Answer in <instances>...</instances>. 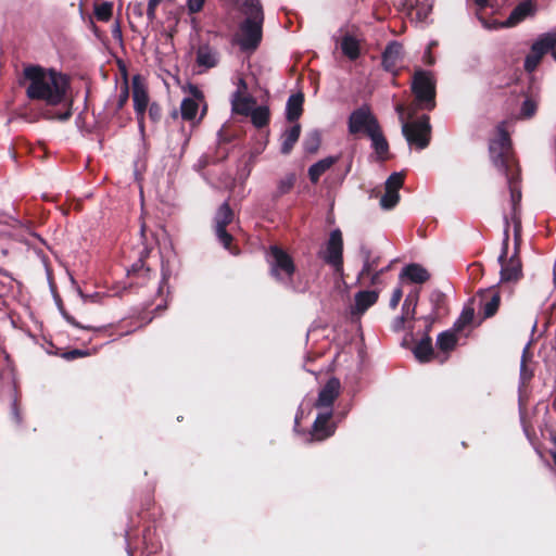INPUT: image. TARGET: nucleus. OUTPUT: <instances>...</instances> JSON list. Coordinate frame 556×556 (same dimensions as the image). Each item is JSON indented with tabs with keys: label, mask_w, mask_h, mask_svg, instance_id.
I'll list each match as a JSON object with an SVG mask.
<instances>
[{
	"label": "nucleus",
	"mask_w": 556,
	"mask_h": 556,
	"mask_svg": "<svg viewBox=\"0 0 556 556\" xmlns=\"http://www.w3.org/2000/svg\"><path fill=\"white\" fill-rule=\"evenodd\" d=\"M332 412L324 410L317 415L311 430L314 441H324L334 434L337 426L331 421Z\"/></svg>",
	"instance_id": "obj_13"
},
{
	"label": "nucleus",
	"mask_w": 556,
	"mask_h": 556,
	"mask_svg": "<svg viewBox=\"0 0 556 556\" xmlns=\"http://www.w3.org/2000/svg\"><path fill=\"white\" fill-rule=\"evenodd\" d=\"M534 11V5L531 1H525L518 4L510 13L508 18L502 23L484 24L488 28L498 27H513L523 21L527 16L531 15Z\"/></svg>",
	"instance_id": "obj_17"
},
{
	"label": "nucleus",
	"mask_w": 556,
	"mask_h": 556,
	"mask_svg": "<svg viewBox=\"0 0 556 556\" xmlns=\"http://www.w3.org/2000/svg\"><path fill=\"white\" fill-rule=\"evenodd\" d=\"M403 61V47L399 42H391L387 46L383 55V67L392 73H396Z\"/></svg>",
	"instance_id": "obj_18"
},
{
	"label": "nucleus",
	"mask_w": 556,
	"mask_h": 556,
	"mask_svg": "<svg viewBox=\"0 0 556 556\" xmlns=\"http://www.w3.org/2000/svg\"><path fill=\"white\" fill-rule=\"evenodd\" d=\"M534 112H535V104L530 100H526L523 102L522 109H521L522 115L526 117H530L534 114Z\"/></svg>",
	"instance_id": "obj_39"
},
{
	"label": "nucleus",
	"mask_w": 556,
	"mask_h": 556,
	"mask_svg": "<svg viewBox=\"0 0 556 556\" xmlns=\"http://www.w3.org/2000/svg\"><path fill=\"white\" fill-rule=\"evenodd\" d=\"M188 89L191 97L185 98L182 100L180 104V114L184 121L194 123L198 116L200 105L204 104V96L203 92L197 86L190 85ZM204 114L205 105H203V110L199 119H201Z\"/></svg>",
	"instance_id": "obj_11"
},
{
	"label": "nucleus",
	"mask_w": 556,
	"mask_h": 556,
	"mask_svg": "<svg viewBox=\"0 0 556 556\" xmlns=\"http://www.w3.org/2000/svg\"><path fill=\"white\" fill-rule=\"evenodd\" d=\"M294 181H295L294 175H287L278 184V193L279 194L288 193L292 189Z\"/></svg>",
	"instance_id": "obj_36"
},
{
	"label": "nucleus",
	"mask_w": 556,
	"mask_h": 556,
	"mask_svg": "<svg viewBox=\"0 0 556 556\" xmlns=\"http://www.w3.org/2000/svg\"><path fill=\"white\" fill-rule=\"evenodd\" d=\"M16 420L17 422H21L20 416L16 414Z\"/></svg>",
	"instance_id": "obj_51"
},
{
	"label": "nucleus",
	"mask_w": 556,
	"mask_h": 556,
	"mask_svg": "<svg viewBox=\"0 0 556 556\" xmlns=\"http://www.w3.org/2000/svg\"><path fill=\"white\" fill-rule=\"evenodd\" d=\"M256 106V100L248 93V85L239 78L237 90L231 96V111L233 114L249 116Z\"/></svg>",
	"instance_id": "obj_10"
},
{
	"label": "nucleus",
	"mask_w": 556,
	"mask_h": 556,
	"mask_svg": "<svg viewBox=\"0 0 556 556\" xmlns=\"http://www.w3.org/2000/svg\"><path fill=\"white\" fill-rule=\"evenodd\" d=\"M403 134L409 144L425 149L431 139V126L427 115L414 122H403Z\"/></svg>",
	"instance_id": "obj_5"
},
{
	"label": "nucleus",
	"mask_w": 556,
	"mask_h": 556,
	"mask_svg": "<svg viewBox=\"0 0 556 556\" xmlns=\"http://www.w3.org/2000/svg\"><path fill=\"white\" fill-rule=\"evenodd\" d=\"M206 0H186L189 14H195L203 10Z\"/></svg>",
	"instance_id": "obj_37"
},
{
	"label": "nucleus",
	"mask_w": 556,
	"mask_h": 556,
	"mask_svg": "<svg viewBox=\"0 0 556 556\" xmlns=\"http://www.w3.org/2000/svg\"><path fill=\"white\" fill-rule=\"evenodd\" d=\"M132 101L139 127L143 129L144 114L149 106V94L147 85L140 75H135L131 80Z\"/></svg>",
	"instance_id": "obj_9"
},
{
	"label": "nucleus",
	"mask_w": 556,
	"mask_h": 556,
	"mask_svg": "<svg viewBox=\"0 0 556 556\" xmlns=\"http://www.w3.org/2000/svg\"><path fill=\"white\" fill-rule=\"evenodd\" d=\"M113 3L103 1L94 5V15L99 21L108 22L112 17Z\"/></svg>",
	"instance_id": "obj_33"
},
{
	"label": "nucleus",
	"mask_w": 556,
	"mask_h": 556,
	"mask_svg": "<svg viewBox=\"0 0 556 556\" xmlns=\"http://www.w3.org/2000/svg\"><path fill=\"white\" fill-rule=\"evenodd\" d=\"M414 354L420 362H428L431 359L433 349L430 337L427 336L415 346Z\"/></svg>",
	"instance_id": "obj_30"
},
{
	"label": "nucleus",
	"mask_w": 556,
	"mask_h": 556,
	"mask_svg": "<svg viewBox=\"0 0 556 556\" xmlns=\"http://www.w3.org/2000/svg\"><path fill=\"white\" fill-rule=\"evenodd\" d=\"M233 219V213L228 203H223L215 215V231L220 243L228 250L232 242V236L226 231V226Z\"/></svg>",
	"instance_id": "obj_12"
},
{
	"label": "nucleus",
	"mask_w": 556,
	"mask_h": 556,
	"mask_svg": "<svg viewBox=\"0 0 556 556\" xmlns=\"http://www.w3.org/2000/svg\"><path fill=\"white\" fill-rule=\"evenodd\" d=\"M128 97H129V88H128V84L125 83L121 89V93L118 97V102H117L118 109H122L126 104V102L128 101Z\"/></svg>",
	"instance_id": "obj_38"
},
{
	"label": "nucleus",
	"mask_w": 556,
	"mask_h": 556,
	"mask_svg": "<svg viewBox=\"0 0 556 556\" xmlns=\"http://www.w3.org/2000/svg\"><path fill=\"white\" fill-rule=\"evenodd\" d=\"M379 263V257L367 260L362 269L363 276H371V282L376 283L378 279V273L376 271Z\"/></svg>",
	"instance_id": "obj_34"
},
{
	"label": "nucleus",
	"mask_w": 556,
	"mask_h": 556,
	"mask_svg": "<svg viewBox=\"0 0 556 556\" xmlns=\"http://www.w3.org/2000/svg\"><path fill=\"white\" fill-rule=\"evenodd\" d=\"M301 134V126L299 124L293 125L287 129L281 136V152L288 154L295 142L299 140Z\"/></svg>",
	"instance_id": "obj_27"
},
{
	"label": "nucleus",
	"mask_w": 556,
	"mask_h": 556,
	"mask_svg": "<svg viewBox=\"0 0 556 556\" xmlns=\"http://www.w3.org/2000/svg\"><path fill=\"white\" fill-rule=\"evenodd\" d=\"M412 91L417 106L422 110H432L435 106V80L430 72L417 71L412 81Z\"/></svg>",
	"instance_id": "obj_4"
},
{
	"label": "nucleus",
	"mask_w": 556,
	"mask_h": 556,
	"mask_svg": "<svg viewBox=\"0 0 556 556\" xmlns=\"http://www.w3.org/2000/svg\"><path fill=\"white\" fill-rule=\"evenodd\" d=\"M425 321L430 326L434 321V318L432 316H427L425 317Z\"/></svg>",
	"instance_id": "obj_47"
},
{
	"label": "nucleus",
	"mask_w": 556,
	"mask_h": 556,
	"mask_svg": "<svg viewBox=\"0 0 556 556\" xmlns=\"http://www.w3.org/2000/svg\"><path fill=\"white\" fill-rule=\"evenodd\" d=\"M368 137L372 142V148L375 149V152L378 155V157L380 160L387 159L389 152V144L381 131L380 126L376 128V130L372 131Z\"/></svg>",
	"instance_id": "obj_26"
},
{
	"label": "nucleus",
	"mask_w": 556,
	"mask_h": 556,
	"mask_svg": "<svg viewBox=\"0 0 556 556\" xmlns=\"http://www.w3.org/2000/svg\"><path fill=\"white\" fill-rule=\"evenodd\" d=\"M403 296V291L401 288H396L394 289L393 293H392V296H391V300H390V306L391 308H396V306L399 305L401 299Z\"/></svg>",
	"instance_id": "obj_41"
},
{
	"label": "nucleus",
	"mask_w": 556,
	"mask_h": 556,
	"mask_svg": "<svg viewBox=\"0 0 556 556\" xmlns=\"http://www.w3.org/2000/svg\"><path fill=\"white\" fill-rule=\"evenodd\" d=\"M337 162L333 156L325 157L308 168V177L313 184H317L319 178Z\"/></svg>",
	"instance_id": "obj_24"
},
{
	"label": "nucleus",
	"mask_w": 556,
	"mask_h": 556,
	"mask_svg": "<svg viewBox=\"0 0 556 556\" xmlns=\"http://www.w3.org/2000/svg\"><path fill=\"white\" fill-rule=\"evenodd\" d=\"M197 63L205 68L214 67L218 63V55L208 46H202L197 51Z\"/></svg>",
	"instance_id": "obj_25"
},
{
	"label": "nucleus",
	"mask_w": 556,
	"mask_h": 556,
	"mask_svg": "<svg viewBox=\"0 0 556 556\" xmlns=\"http://www.w3.org/2000/svg\"><path fill=\"white\" fill-rule=\"evenodd\" d=\"M546 53L542 36L531 46L530 53L525 60V70L529 73L533 72L540 64L542 58Z\"/></svg>",
	"instance_id": "obj_19"
},
{
	"label": "nucleus",
	"mask_w": 556,
	"mask_h": 556,
	"mask_svg": "<svg viewBox=\"0 0 556 556\" xmlns=\"http://www.w3.org/2000/svg\"><path fill=\"white\" fill-rule=\"evenodd\" d=\"M483 304V314L485 317L493 316L500 306L501 296L495 288H490L481 292Z\"/></svg>",
	"instance_id": "obj_22"
},
{
	"label": "nucleus",
	"mask_w": 556,
	"mask_h": 556,
	"mask_svg": "<svg viewBox=\"0 0 556 556\" xmlns=\"http://www.w3.org/2000/svg\"><path fill=\"white\" fill-rule=\"evenodd\" d=\"M249 116L255 127L262 128L269 122V110L265 105L255 106Z\"/></svg>",
	"instance_id": "obj_31"
},
{
	"label": "nucleus",
	"mask_w": 556,
	"mask_h": 556,
	"mask_svg": "<svg viewBox=\"0 0 556 556\" xmlns=\"http://www.w3.org/2000/svg\"><path fill=\"white\" fill-rule=\"evenodd\" d=\"M341 49L349 59L355 60L359 55V41L351 35H345L341 41Z\"/></svg>",
	"instance_id": "obj_29"
},
{
	"label": "nucleus",
	"mask_w": 556,
	"mask_h": 556,
	"mask_svg": "<svg viewBox=\"0 0 556 556\" xmlns=\"http://www.w3.org/2000/svg\"><path fill=\"white\" fill-rule=\"evenodd\" d=\"M20 85L25 88L29 100L58 105L65 99L70 81L64 74L54 68L26 65L23 68Z\"/></svg>",
	"instance_id": "obj_1"
},
{
	"label": "nucleus",
	"mask_w": 556,
	"mask_h": 556,
	"mask_svg": "<svg viewBox=\"0 0 556 556\" xmlns=\"http://www.w3.org/2000/svg\"><path fill=\"white\" fill-rule=\"evenodd\" d=\"M456 342V336L451 331H445L439 334L437 345L441 351L448 352L455 348Z\"/></svg>",
	"instance_id": "obj_32"
},
{
	"label": "nucleus",
	"mask_w": 556,
	"mask_h": 556,
	"mask_svg": "<svg viewBox=\"0 0 556 556\" xmlns=\"http://www.w3.org/2000/svg\"><path fill=\"white\" fill-rule=\"evenodd\" d=\"M86 355H87V353H86V352H84V351H80V350H74V351H72V352H68V353L66 354V357H67V358H76V357H83V356H86Z\"/></svg>",
	"instance_id": "obj_43"
},
{
	"label": "nucleus",
	"mask_w": 556,
	"mask_h": 556,
	"mask_svg": "<svg viewBox=\"0 0 556 556\" xmlns=\"http://www.w3.org/2000/svg\"><path fill=\"white\" fill-rule=\"evenodd\" d=\"M404 176L401 173L392 174L386 181V191L380 199V205L384 210L393 208L400 201L399 191L403 187Z\"/></svg>",
	"instance_id": "obj_14"
},
{
	"label": "nucleus",
	"mask_w": 556,
	"mask_h": 556,
	"mask_svg": "<svg viewBox=\"0 0 556 556\" xmlns=\"http://www.w3.org/2000/svg\"><path fill=\"white\" fill-rule=\"evenodd\" d=\"M400 278H407L413 283H424L429 280L428 270L419 264H409L402 269Z\"/></svg>",
	"instance_id": "obj_20"
},
{
	"label": "nucleus",
	"mask_w": 556,
	"mask_h": 556,
	"mask_svg": "<svg viewBox=\"0 0 556 556\" xmlns=\"http://www.w3.org/2000/svg\"><path fill=\"white\" fill-rule=\"evenodd\" d=\"M418 301V292L415 294H408L404 301L403 314L394 321V330L400 331L404 328L406 318H414L415 309Z\"/></svg>",
	"instance_id": "obj_21"
},
{
	"label": "nucleus",
	"mask_w": 556,
	"mask_h": 556,
	"mask_svg": "<svg viewBox=\"0 0 556 556\" xmlns=\"http://www.w3.org/2000/svg\"><path fill=\"white\" fill-rule=\"evenodd\" d=\"M149 116L153 122H157L161 118V108L156 103L149 105Z\"/></svg>",
	"instance_id": "obj_40"
},
{
	"label": "nucleus",
	"mask_w": 556,
	"mask_h": 556,
	"mask_svg": "<svg viewBox=\"0 0 556 556\" xmlns=\"http://www.w3.org/2000/svg\"><path fill=\"white\" fill-rule=\"evenodd\" d=\"M506 241H507V239L505 240L504 251H503L502 255L500 256V261L502 263L501 281H504V282L517 281L522 275L521 262H520V258L518 257L517 253H515V255H513L508 261L504 260L506 256V245H507Z\"/></svg>",
	"instance_id": "obj_16"
},
{
	"label": "nucleus",
	"mask_w": 556,
	"mask_h": 556,
	"mask_svg": "<svg viewBox=\"0 0 556 556\" xmlns=\"http://www.w3.org/2000/svg\"><path fill=\"white\" fill-rule=\"evenodd\" d=\"M319 257L327 264L331 265L337 271H341L343 267V238L339 229L330 232L325 249L319 251Z\"/></svg>",
	"instance_id": "obj_6"
},
{
	"label": "nucleus",
	"mask_w": 556,
	"mask_h": 556,
	"mask_svg": "<svg viewBox=\"0 0 556 556\" xmlns=\"http://www.w3.org/2000/svg\"><path fill=\"white\" fill-rule=\"evenodd\" d=\"M476 4L479 7V8H485L488 5V2L489 0H475Z\"/></svg>",
	"instance_id": "obj_46"
},
{
	"label": "nucleus",
	"mask_w": 556,
	"mask_h": 556,
	"mask_svg": "<svg viewBox=\"0 0 556 556\" xmlns=\"http://www.w3.org/2000/svg\"><path fill=\"white\" fill-rule=\"evenodd\" d=\"M396 112L399 113L400 115V118L403 121V114H404V105L403 104H397L396 108H395Z\"/></svg>",
	"instance_id": "obj_45"
},
{
	"label": "nucleus",
	"mask_w": 556,
	"mask_h": 556,
	"mask_svg": "<svg viewBox=\"0 0 556 556\" xmlns=\"http://www.w3.org/2000/svg\"><path fill=\"white\" fill-rule=\"evenodd\" d=\"M70 115H71L70 113H65L64 115H62V116H61V118H62V119H66V118H68V117H70Z\"/></svg>",
	"instance_id": "obj_48"
},
{
	"label": "nucleus",
	"mask_w": 556,
	"mask_h": 556,
	"mask_svg": "<svg viewBox=\"0 0 556 556\" xmlns=\"http://www.w3.org/2000/svg\"><path fill=\"white\" fill-rule=\"evenodd\" d=\"M490 154L493 164L507 176L511 203L515 207L521 199V192L517 184L519 169L510 156L509 139L504 130H501L497 140L490 143Z\"/></svg>",
	"instance_id": "obj_2"
},
{
	"label": "nucleus",
	"mask_w": 556,
	"mask_h": 556,
	"mask_svg": "<svg viewBox=\"0 0 556 556\" xmlns=\"http://www.w3.org/2000/svg\"><path fill=\"white\" fill-rule=\"evenodd\" d=\"M340 389L341 384L339 379H329L325 387L319 391L315 407L320 409V412H332V405L340 394Z\"/></svg>",
	"instance_id": "obj_15"
},
{
	"label": "nucleus",
	"mask_w": 556,
	"mask_h": 556,
	"mask_svg": "<svg viewBox=\"0 0 556 556\" xmlns=\"http://www.w3.org/2000/svg\"><path fill=\"white\" fill-rule=\"evenodd\" d=\"M376 291H361L355 295V305L353 313L363 314L368 307L374 305L378 300Z\"/></svg>",
	"instance_id": "obj_23"
},
{
	"label": "nucleus",
	"mask_w": 556,
	"mask_h": 556,
	"mask_svg": "<svg viewBox=\"0 0 556 556\" xmlns=\"http://www.w3.org/2000/svg\"><path fill=\"white\" fill-rule=\"evenodd\" d=\"M429 11H430V8H427V9L424 11V16H427V15H428V13H429Z\"/></svg>",
	"instance_id": "obj_49"
},
{
	"label": "nucleus",
	"mask_w": 556,
	"mask_h": 556,
	"mask_svg": "<svg viewBox=\"0 0 556 556\" xmlns=\"http://www.w3.org/2000/svg\"><path fill=\"white\" fill-rule=\"evenodd\" d=\"M65 318L67 320V323H70L71 325H73L74 327H77V328H83V329H88V330H91L93 329L92 326H83L80 325L74 317L72 316H68V315H65Z\"/></svg>",
	"instance_id": "obj_42"
},
{
	"label": "nucleus",
	"mask_w": 556,
	"mask_h": 556,
	"mask_svg": "<svg viewBox=\"0 0 556 556\" xmlns=\"http://www.w3.org/2000/svg\"><path fill=\"white\" fill-rule=\"evenodd\" d=\"M303 94H292L287 102V118L291 122L296 121L303 111Z\"/></svg>",
	"instance_id": "obj_28"
},
{
	"label": "nucleus",
	"mask_w": 556,
	"mask_h": 556,
	"mask_svg": "<svg viewBox=\"0 0 556 556\" xmlns=\"http://www.w3.org/2000/svg\"><path fill=\"white\" fill-rule=\"evenodd\" d=\"M271 274L280 281L289 280L294 273V264L291 257L278 247L270 248Z\"/></svg>",
	"instance_id": "obj_8"
},
{
	"label": "nucleus",
	"mask_w": 556,
	"mask_h": 556,
	"mask_svg": "<svg viewBox=\"0 0 556 556\" xmlns=\"http://www.w3.org/2000/svg\"><path fill=\"white\" fill-rule=\"evenodd\" d=\"M546 53L552 52L553 58L556 60V34L548 33L542 36Z\"/></svg>",
	"instance_id": "obj_35"
},
{
	"label": "nucleus",
	"mask_w": 556,
	"mask_h": 556,
	"mask_svg": "<svg viewBox=\"0 0 556 556\" xmlns=\"http://www.w3.org/2000/svg\"><path fill=\"white\" fill-rule=\"evenodd\" d=\"M378 127L377 118L367 106L355 110L349 117V131L352 135L364 132L369 136Z\"/></svg>",
	"instance_id": "obj_7"
},
{
	"label": "nucleus",
	"mask_w": 556,
	"mask_h": 556,
	"mask_svg": "<svg viewBox=\"0 0 556 556\" xmlns=\"http://www.w3.org/2000/svg\"><path fill=\"white\" fill-rule=\"evenodd\" d=\"M472 317H473V311L472 309L464 311V313L462 315V319L465 323L471 321Z\"/></svg>",
	"instance_id": "obj_44"
},
{
	"label": "nucleus",
	"mask_w": 556,
	"mask_h": 556,
	"mask_svg": "<svg viewBox=\"0 0 556 556\" xmlns=\"http://www.w3.org/2000/svg\"><path fill=\"white\" fill-rule=\"evenodd\" d=\"M245 21L240 27L237 42L242 50H254L262 40L263 10L258 0H238Z\"/></svg>",
	"instance_id": "obj_3"
},
{
	"label": "nucleus",
	"mask_w": 556,
	"mask_h": 556,
	"mask_svg": "<svg viewBox=\"0 0 556 556\" xmlns=\"http://www.w3.org/2000/svg\"><path fill=\"white\" fill-rule=\"evenodd\" d=\"M553 459H554V463L556 465V453L553 454Z\"/></svg>",
	"instance_id": "obj_50"
}]
</instances>
